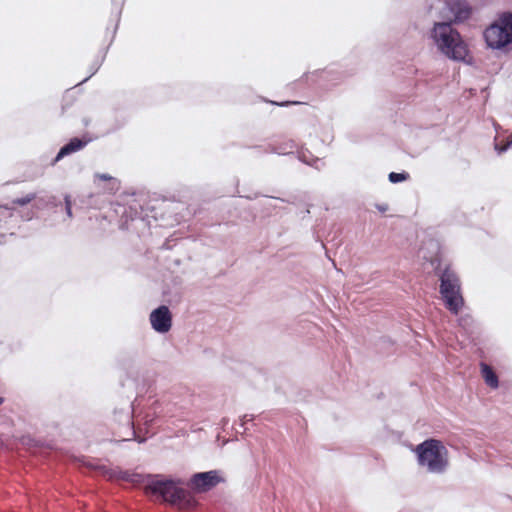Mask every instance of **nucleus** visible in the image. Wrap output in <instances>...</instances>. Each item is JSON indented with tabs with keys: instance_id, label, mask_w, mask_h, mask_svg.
I'll list each match as a JSON object with an SVG mask.
<instances>
[{
	"instance_id": "11",
	"label": "nucleus",
	"mask_w": 512,
	"mask_h": 512,
	"mask_svg": "<svg viewBox=\"0 0 512 512\" xmlns=\"http://www.w3.org/2000/svg\"><path fill=\"white\" fill-rule=\"evenodd\" d=\"M408 177H409L408 173L391 172L389 174V180L392 183H399V182L405 181L408 179Z\"/></svg>"
},
{
	"instance_id": "6",
	"label": "nucleus",
	"mask_w": 512,
	"mask_h": 512,
	"mask_svg": "<svg viewBox=\"0 0 512 512\" xmlns=\"http://www.w3.org/2000/svg\"><path fill=\"white\" fill-rule=\"evenodd\" d=\"M224 481L220 471L211 470L208 472L197 473L190 480L191 488L198 492H206Z\"/></svg>"
},
{
	"instance_id": "8",
	"label": "nucleus",
	"mask_w": 512,
	"mask_h": 512,
	"mask_svg": "<svg viewBox=\"0 0 512 512\" xmlns=\"http://www.w3.org/2000/svg\"><path fill=\"white\" fill-rule=\"evenodd\" d=\"M448 8L452 14L449 19L455 23L466 20L470 15V8L463 0H455L448 3Z\"/></svg>"
},
{
	"instance_id": "14",
	"label": "nucleus",
	"mask_w": 512,
	"mask_h": 512,
	"mask_svg": "<svg viewBox=\"0 0 512 512\" xmlns=\"http://www.w3.org/2000/svg\"><path fill=\"white\" fill-rule=\"evenodd\" d=\"M121 478L133 483L140 482L141 476L139 474H129L127 472L121 473Z\"/></svg>"
},
{
	"instance_id": "9",
	"label": "nucleus",
	"mask_w": 512,
	"mask_h": 512,
	"mask_svg": "<svg viewBox=\"0 0 512 512\" xmlns=\"http://www.w3.org/2000/svg\"><path fill=\"white\" fill-rule=\"evenodd\" d=\"M90 142V139L81 140L79 138L72 139L68 144L64 145L60 151L58 152L55 162L62 159L64 156H67L71 153L77 152L86 146L87 143Z\"/></svg>"
},
{
	"instance_id": "7",
	"label": "nucleus",
	"mask_w": 512,
	"mask_h": 512,
	"mask_svg": "<svg viewBox=\"0 0 512 512\" xmlns=\"http://www.w3.org/2000/svg\"><path fill=\"white\" fill-rule=\"evenodd\" d=\"M152 328L160 334H165L172 327V315L167 306H160L154 309L149 317Z\"/></svg>"
},
{
	"instance_id": "12",
	"label": "nucleus",
	"mask_w": 512,
	"mask_h": 512,
	"mask_svg": "<svg viewBox=\"0 0 512 512\" xmlns=\"http://www.w3.org/2000/svg\"><path fill=\"white\" fill-rule=\"evenodd\" d=\"M35 197H36V195L34 193H30V194H27L25 197L18 198L16 200H14L13 203L23 206V205L30 203L32 200L35 199Z\"/></svg>"
},
{
	"instance_id": "3",
	"label": "nucleus",
	"mask_w": 512,
	"mask_h": 512,
	"mask_svg": "<svg viewBox=\"0 0 512 512\" xmlns=\"http://www.w3.org/2000/svg\"><path fill=\"white\" fill-rule=\"evenodd\" d=\"M145 491L147 494H152L162 498L164 501L177 505L180 509H189L194 505V500L189 493L178 487L171 480L150 479L145 487Z\"/></svg>"
},
{
	"instance_id": "22",
	"label": "nucleus",
	"mask_w": 512,
	"mask_h": 512,
	"mask_svg": "<svg viewBox=\"0 0 512 512\" xmlns=\"http://www.w3.org/2000/svg\"><path fill=\"white\" fill-rule=\"evenodd\" d=\"M2 403H3V398L0 397V404H2Z\"/></svg>"
},
{
	"instance_id": "16",
	"label": "nucleus",
	"mask_w": 512,
	"mask_h": 512,
	"mask_svg": "<svg viewBox=\"0 0 512 512\" xmlns=\"http://www.w3.org/2000/svg\"><path fill=\"white\" fill-rule=\"evenodd\" d=\"M129 434L133 437V439H135L136 441H138L140 443L144 441V439H141L136 436V432L133 430V428L130 429Z\"/></svg>"
},
{
	"instance_id": "20",
	"label": "nucleus",
	"mask_w": 512,
	"mask_h": 512,
	"mask_svg": "<svg viewBox=\"0 0 512 512\" xmlns=\"http://www.w3.org/2000/svg\"><path fill=\"white\" fill-rule=\"evenodd\" d=\"M464 321H465V319H460V325L464 326V323H463Z\"/></svg>"
},
{
	"instance_id": "13",
	"label": "nucleus",
	"mask_w": 512,
	"mask_h": 512,
	"mask_svg": "<svg viewBox=\"0 0 512 512\" xmlns=\"http://www.w3.org/2000/svg\"><path fill=\"white\" fill-rule=\"evenodd\" d=\"M512 146V134L508 137V140L506 142L505 145H501L498 140L496 139V142H495V149L499 152V153H502L504 151H506L509 147Z\"/></svg>"
},
{
	"instance_id": "15",
	"label": "nucleus",
	"mask_w": 512,
	"mask_h": 512,
	"mask_svg": "<svg viewBox=\"0 0 512 512\" xmlns=\"http://www.w3.org/2000/svg\"><path fill=\"white\" fill-rule=\"evenodd\" d=\"M65 204H66L67 215L69 217H71V215H72V212H71V200H70V197L68 195L65 196Z\"/></svg>"
},
{
	"instance_id": "5",
	"label": "nucleus",
	"mask_w": 512,
	"mask_h": 512,
	"mask_svg": "<svg viewBox=\"0 0 512 512\" xmlns=\"http://www.w3.org/2000/svg\"><path fill=\"white\" fill-rule=\"evenodd\" d=\"M440 293L446 307L453 314H457L462 308L464 300L460 292L459 280L451 270L447 269L441 275Z\"/></svg>"
},
{
	"instance_id": "4",
	"label": "nucleus",
	"mask_w": 512,
	"mask_h": 512,
	"mask_svg": "<svg viewBox=\"0 0 512 512\" xmlns=\"http://www.w3.org/2000/svg\"><path fill=\"white\" fill-rule=\"evenodd\" d=\"M487 46L493 50L512 48V14L504 13L484 31Z\"/></svg>"
},
{
	"instance_id": "1",
	"label": "nucleus",
	"mask_w": 512,
	"mask_h": 512,
	"mask_svg": "<svg viewBox=\"0 0 512 512\" xmlns=\"http://www.w3.org/2000/svg\"><path fill=\"white\" fill-rule=\"evenodd\" d=\"M430 38L438 51L450 60L466 62L469 58V49L460 33L449 22L434 24Z\"/></svg>"
},
{
	"instance_id": "19",
	"label": "nucleus",
	"mask_w": 512,
	"mask_h": 512,
	"mask_svg": "<svg viewBox=\"0 0 512 512\" xmlns=\"http://www.w3.org/2000/svg\"><path fill=\"white\" fill-rule=\"evenodd\" d=\"M149 422H153V418L150 417V415H146V420H145V424H148Z\"/></svg>"
},
{
	"instance_id": "18",
	"label": "nucleus",
	"mask_w": 512,
	"mask_h": 512,
	"mask_svg": "<svg viewBox=\"0 0 512 512\" xmlns=\"http://www.w3.org/2000/svg\"><path fill=\"white\" fill-rule=\"evenodd\" d=\"M251 420H253V415L246 414V415H244L242 417V422L243 423H246V422L251 421Z\"/></svg>"
},
{
	"instance_id": "2",
	"label": "nucleus",
	"mask_w": 512,
	"mask_h": 512,
	"mask_svg": "<svg viewBox=\"0 0 512 512\" xmlns=\"http://www.w3.org/2000/svg\"><path fill=\"white\" fill-rule=\"evenodd\" d=\"M418 464L430 473L441 474L449 465L448 450L436 439H428L415 449Z\"/></svg>"
},
{
	"instance_id": "17",
	"label": "nucleus",
	"mask_w": 512,
	"mask_h": 512,
	"mask_svg": "<svg viewBox=\"0 0 512 512\" xmlns=\"http://www.w3.org/2000/svg\"><path fill=\"white\" fill-rule=\"evenodd\" d=\"M96 177L101 180H112V177L108 174H97Z\"/></svg>"
},
{
	"instance_id": "10",
	"label": "nucleus",
	"mask_w": 512,
	"mask_h": 512,
	"mask_svg": "<svg viewBox=\"0 0 512 512\" xmlns=\"http://www.w3.org/2000/svg\"><path fill=\"white\" fill-rule=\"evenodd\" d=\"M480 366L482 377L484 378L485 383L491 388H497L499 386V381L493 369L485 363H481Z\"/></svg>"
},
{
	"instance_id": "21",
	"label": "nucleus",
	"mask_w": 512,
	"mask_h": 512,
	"mask_svg": "<svg viewBox=\"0 0 512 512\" xmlns=\"http://www.w3.org/2000/svg\"><path fill=\"white\" fill-rule=\"evenodd\" d=\"M276 153H278V154H285L286 152H283V151H276Z\"/></svg>"
}]
</instances>
